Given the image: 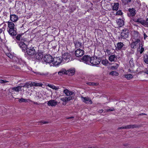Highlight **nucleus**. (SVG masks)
I'll use <instances>...</instances> for the list:
<instances>
[{
    "instance_id": "obj_63",
    "label": "nucleus",
    "mask_w": 148,
    "mask_h": 148,
    "mask_svg": "<svg viewBox=\"0 0 148 148\" xmlns=\"http://www.w3.org/2000/svg\"><path fill=\"white\" fill-rule=\"evenodd\" d=\"M145 73L148 74V71H147V72H145Z\"/></svg>"
},
{
    "instance_id": "obj_41",
    "label": "nucleus",
    "mask_w": 148,
    "mask_h": 148,
    "mask_svg": "<svg viewBox=\"0 0 148 148\" xmlns=\"http://www.w3.org/2000/svg\"><path fill=\"white\" fill-rule=\"evenodd\" d=\"M144 26L145 27H148V18L146 21L145 20Z\"/></svg>"
},
{
    "instance_id": "obj_36",
    "label": "nucleus",
    "mask_w": 148,
    "mask_h": 148,
    "mask_svg": "<svg viewBox=\"0 0 148 148\" xmlns=\"http://www.w3.org/2000/svg\"><path fill=\"white\" fill-rule=\"evenodd\" d=\"M122 2L124 5H126L130 2L132 0H121Z\"/></svg>"
},
{
    "instance_id": "obj_38",
    "label": "nucleus",
    "mask_w": 148,
    "mask_h": 148,
    "mask_svg": "<svg viewBox=\"0 0 148 148\" xmlns=\"http://www.w3.org/2000/svg\"><path fill=\"white\" fill-rule=\"evenodd\" d=\"M110 75L114 76H117L118 75V73L115 71H113L110 73Z\"/></svg>"
},
{
    "instance_id": "obj_40",
    "label": "nucleus",
    "mask_w": 148,
    "mask_h": 148,
    "mask_svg": "<svg viewBox=\"0 0 148 148\" xmlns=\"http://www.w3.org/2000/svg\"><path fill=\"white\" fill-rule=\"evenodd\" d=\"M87 84L88 85L90 86H96L98 85V84L94 82H88Z\"/></svg>"
},
{
    "instance_id": "obj_57",
    "label": "nucleus",
    "mask_w": 148,
    "mask_h": 148,
    "mask_svg": "<svg viewBox=\"0 0 148 148\" xmlns=\"http://www.w3.org/2000/svg\"><path fill=\"white\" fill-rule=\"evenodd\" d=\"M147 36L145 34H144V38L145 39L147 37Z\"/></svg>"
},
{
    "instance_id": "obj_20",
    "label": "nucleus",
    "mask_w": 148,
    "mask_h": 148,
    "mask_svg": "<svg viewBox=\"0 0 148 148\" xmlns=\"http://www.w3.org/2000/svg\"><path fill=\"white\" fill-rule=\"evenodd\" d=\"M11 89L12 92L15 91L18 92L20 90H21V86H18L17 87L12 88Z\"/></svg>"
},
{
    "instance_id": "obj_4",
    "label": "nucleus",
    "mask_w": 148,
    "mask_h": 148,
    "mask_svg": "<svg viewBox=\"0 0 148 148\" xmlns=\"http://www.w3.org/2000/svg\"><path fill=\"white\" fill-rule=\"evenodd\" d=\"M91 57L88 55H84L81 59L82 61L86 64L90 65Z\"/></svg>"
},
{
    "instance_id": "obj_39",
    "label": "nucleus",
    "mask_w": 148,
    "mask_h": 148,
    "mask_svg": "<svg viewBox=\"0 0 148 148\" xmlns=\"http://www.w3.org/2000/svg\"><path fill=\"white\" fill-rule=\"evenodd\" d=\"M60 100L62 101L63 102H66L69 101V99L67 97H65L61 98V99Z\"/></svg>"
},
{
    "instance_id": "obj_46",
    "label": "nucleus",
    "mask_w": 148,
    "mask_h": 148,
    "mask_svg": "<svg viewBox=\"0 0 148 148\" xmlns=\"http://www.w3.org/2000/svg\"><path fill=\"white\" fill-rule=\"evenodd\" d=\"M123 14L121 10H119L116 12V14L119 15H122Z\"/></svg>"
},
{
    "instance_id": "obj_60",
    "label": "nucleus",
    "mask_w": 148,
    "mask_h": 148,
    "mask_svg": "<svg viewBox=\"0 0 148 148\" xmlns=\"http://www.w3.org/2000/svg\"><path fill=\"white\" fill-rule=\"evenodd\" d=\"M73 118H74V117L72 116V117H68V118H67V119H70Z\"/></svg>"
},
{
    "instance_id": "obj_32",
    "label": "nucleus",
    "mask_w": 148,
    "mask_h": 148,
    "mask_svg": "<svg viewBox=\"0 0 148 148\" xmlns=\"http://www.w3.org/2000/svg\"><path fill=\"white\" fill-rule=\"evenodd\" d=\"M66 71H66L65 69H62L58 72V74L60 75H62L63 74H66Z\"/></svg>"
},
{
    "instance_id": "obj_61",
    "label": "nucleus",
    "mask_w": 148,
    "mask_h": 148,
    "mask_svg": "<svg viewBox=\"0 0 148 148\" xmlns=\"http://www.w3.org/2000/svg\"><path fill=\"white\" fill-rule=\"evenodd\" d=\"M68 98L69 99V101L72 99V97H69Z\"/></svg>"
},
{
    "instance_id": "obj_27",
    "label": "nucleus",
    "mask_w": 148,
    "mask_h": 148,
    "mask_svg": "<svg viewBox=\"0 0 148 148\" xmlns=\"http://www.w3.org/2000/svg\"><path fill=\"white\" fill-rule=\"evenodd\" d=\"M117 47L116 49L119 50H120L121 49L124 45L123 43L121 42H119L117 44Z\"/></svg>"
},
{
    "instance_id": "obj_8",
    "label": "nucleus",
    "mask_w": 148,
    "mask_h": 148,
    "mask_svg": "<svg viewBox=\"0 0 148 148\" xmlns=\"http://www.w3.org/2000/svg\"><path fill=\"white\" fill-rule=\"evenodd\" d=\"M71 55L68 53H66L64 54L62 56V60H65V62H68L70 61L71 58Z\"/></svg>"
},
{
    "instance_id": "obj_43",
    "label": "nucleus",
    "mask_w": 148,
    "mask_h": 148,
    "mask_svg": "<svg viewBox=\"0 0 148 148\" xmlns=\"http://www.w3.org/2000/svg\"><path fill=\"white\" fill-rule=\"evenodd\" d=\"M9 82L8 81L5 80H3L2 79H0V83L1 84H5V83L6 82Z\"/></svg>"
},
{
    "instance_id": "obj_35",
    "label": "nucleus",
    "mask_w": 148,
    "mask_h": 148,
    "mask_svg": "<svg viewBox=\"0 0 148 148\" xmlns=\"http://www.w3.org/2000/svg\"><path fill=\"white\" fill-rule=\"evenodd\" d=\"M144 61L146 64H148V55L145 54L144 57Z\"/></svg>"
},
{
    "instance_id": "obj_23",
    "label": "nucleus",
    "mask_w": 148,
    "mask_h": 148,
    "mask_svg": "<svg viewBox=\"0 0 148 148\" xmlns=\"http://www.w3.org/2000/svg\"><path fill=\"white\" fill-rule=\"evenodd\" d=\"M9 33L10 35L12 36H14L16 35V32L14 28L10 29L9 30Z\"/></svg>"
},
{
    "instance_id": "obj_42",
    "label": "nucleus",
    "mask_w": 148,
    "mask_h": 148,
    "mask_svg": "<svg viewBox=\"0 0 148 148\" xmlns=\"http://www.w3.org/2000/svg\"><path fill=\"white\" fill-rule=\"evenodd\" d=\"M31 82L30 83L29 82H27L25 83L26 87L27 88H29V86L32 87V86H31Z\"/></svg>"
},
{
    "instance_id": "obj_17",
    "label": "nucleus",
    "mask_w": 148,
    "mask_h": 148,
    "mask_svg": "<svg viewBox=\"0 0 148 148\" xmlns=\"http://www.w3.org/2000/svg\"><path fill=\"white\" fill-rule=\"evenodd\" d=\"M140 37V34L137 32H135L133 34V39H134L135 40H139V38Z\"/></svg>"
},
{
    "instance_id": "obj_33",
    "label": "nucleus",
    "mask_w": 148,
    "mask_h": 148,
    "mask_svg": "<svg viewBox=\"0 0 148 148\" xmlns=\"http://www.w3.org/2000/svg\"><path fill=\"white\" fill-rule=\"evenodd\" d=\"M47 86L55 90H57L59 88L58 87L56 86L53 85H51L49 84H47Z\"/></svg>"
},
{
    "instance_id": "obj_18",
    "label": "nucleus",
    "mask_w": 148,
    "mask_h": 148,
    "mask_svg": "<svg viewBox=\"0 0 148 148\" xmlns=\"http://www.w3.org/2000/svg\"><path fill=\"white\" fill-rule=\"evenodd\" d=\"M117 56L115 54H112L109 57L108 60L111 62H116L117 60Z\"/></svg>"
},
{
    "instance_id": "obj_29",
    "label": "nucleus",
    "mask_w": 148,
    "mask_h": 148,
    "mask_svg": "<svg viewBox=\"0 0 148 148\" xmlns=\"http://www.w3.org/2000/svg\"><path fill=\"white\" fill-rule=\"evenodd\" d=\"M144 50V48L143 47L142 44H140L139 48L138 49V51L140 53V54H142Z\"/></svg>"
},
{
    "instance_id": "obj_64",
    "label": "nucleus",
    "mask_w": 148,
    "mask_h": 148,
    "mask_svg": "<svg viewBox=\"0 0 148 148\" xmlns=\"http://www.w3.org/2000/svg\"><path fill=\"white\" fill-rule=\"evenodd\" d=\"M15 68L16 69H18V67H15Z\"/></svg>"
},
{
    "instance_id": "obj_37",
    "label": "nucleus",
    "mask_w": 148,
    "mask_h": 148,
    "mask_svg": "<svg viewBox=\"0 0 148 148\" xmlns=\"http://www.w3.org/2000/svg\"><path fill=\"white\" fill-rule=\"evenodd\" d=\"M101 63L105 65H107L108 63V61L106 59L102 60L101 61Z\"/></svg>"
},
{
    "instance_id": "obj_31",
    "label": "nucleus",
    "mask_w": 148,
    "mask_h": 148,
    "mask_svg": "<svg viewBox=\"0 0 148 148\" xmlns=\"http://www.w3.org/2000/svg\"><path fill=\"white\" fill-rule=\"evenodd\" d=\"M123 76L127 80H130L133 77V76L131 74H125Z\"/></svg>"
},
{
    "instance_id": "obj_6",
    "label": "nucleus",
    "mask_w": 148,
    "mask_h": 148,
    "mask_svg": "<svg viewBox=\"0 0 148 148\" xmlns=\"http://www.w3.org/2000/svg\"><path fill=\"white\" fill-rule=\"evenodd\" d=\"M129 35V31L128 29H125L122 30L121 34V38L124 39L127 38Z\"/></svg>"
},
{
    "instance_id": "obj_51",
    "label": "nucleus",
    "mask_w": 148,
    "mask_h": 148,
    "mask_svg": "<svg viewBox=\"0 0 148 148\" xmlns=\"http://www.w3.org/2000/svg\"><path fill=\"white\" fill-rule=\"evenodd\" d=\"M147 115L146 114H145V113H142L139 114L138 116H141V115Z\"/></svg>"
},
{
    "instance_id": "obj_3",
    "label": "nucleus",
    "mask_w": 148,
    "mask_h": 148,
    "mask_svg": "<svg viewBox=\"0 0 148 148\" xmlns=\"http://www.w3.org/2000/svg\"><path fill=\"white\" fill-rule=\"evenodd\" d=\"M90 61V65L92 64V65H96L99 64L101 62L100 59L94 57H92Z\"/></svg>"
},
{
    "instance_id": "obj_5",
    "label": "nucleus",
    "mask_w": 148,
    "mask_h": 148,
    "mask_svg": "<svg viewBox=\"0 0 148 148\" xmlns=\"http://www.w3.org/2000/svg\"><path fill=\"white\" fill-rule=\"evenodd\" d=\"M133 21L137 23V24H140L144 26L145 20L142 18L134 17L132 19Z\"/></svg>"
},
{
    "instance_id": "obj_50",
    "label": "nucleus",
    "mask_w": 148,
    "mask_h": 148,
    "mask_svg": "<svg viewBox=\"0 0 148 148\" xmlns=\"http://www.w3.org/2000/svg\"><path fill=\"white\" fill-rule=\"evenodd\" d=\"M8 56L10 58H11L12 57V55L11 54H8Z\"/></svg>"
},
{
    "instance_id": "obj_55",
    "label": "nucleus",
    "mask_w": 148,
    "mask_h": 148,
    "mask_svg": "<svg viewBox=\"0 0 148 148\" xmlns=\"http://www.w3.org/2000/svg\"><path fill=\"white\" fill-rule=\"evenodd\" d=\"M36 74L37 75H40V74H41V72H37L36 73Z\"/></svg>"
},
{
    "instance_id": "obj_13",
    "label": "nucleus",
    "mask_w": 148,
    "mask_h": 148,
    "mask_svg": "<svg viewBox=\"0 0 148 148\" xmlns=\"http://www.w3.org/2000/svg\"><path fill=\"white\" fill-rule=\"evenodd\" d=\"M43 57V54L41 53H39L35 54L34 59L37 61H40L42 60Z\"/></svg>"
},
{
    "instance_id": "obj_21",
    "label": "nucleus",
    "mask_w": 148,
    "mask_h": 148,
    "mask_svg": "<svg viewBox=\"0 0 148 148\" xmlns=\"http://www.w3.org/2000/svg\"><path fill=\"white\" fill-rule=\"evenodd\" d=\"M63 92L67 96L71 95L74 94V92L70 91L67 89L64 90Z\"/></svg>"
},
{
    "instance_id": "obj_54",
    "label": "nucleus",
    "mask_w": 148,
    "mask_h": 148,
    "mask_svg": "<svg viewBox=\"0 0 148 148\" xmlns=\"http://www.w3.org/2000/svg\"><path fill=\"white\" fill-rule=\"evenodd\" d=\"M106 51L108 53H110V50L108 49L106 50Z\"/></svg>"
},
{
    "instance_id": "obj_16",
    "label": "nucleus",
    "mask_w": 148,
    "mask_h": 148,
    "mask_svg": "<svg viewBox=\"0 0 148 148\" xmlns=\"http://www.w3.org/2000/svg\"><path fill=\"white\" fill-rule=\"evenodd\" d=\"M133 42L131 44V47L132 48H135L136 47V46L138 43L140 42V40H133Z\"/></svg>"
},
{
    "instance_id": "obj_12",
    "label": "nucleus",
    "mask_w": 148,
    "mask_h": 148,
    "mask_svg": "<svg viewBox=\"0 0 148 148\" xmlns=\"http://www.w3.org/2000/svg\"><path fill=\"white\" fill-rule=\"evenodd\" d=\"M136 14V10L134 8H130L128 9L127 13L128 16L130 17L134 16Z\"/></svg>"
},
{
    "instance_id": "obj_59",
    "label": "nucleus",
    "mask_w": 148,
    "mask_h": 148,
    "mask_svg": "<svg viewBox=\"0 0 148 148\" xmlns=\"http://www.w3.org/2000/svg\"><path fill=\"white\" fill-rule=\"evenodd\" d=\"M3 31V29H0V34Z\"/></svg>"
},
{
    "instance_id": "obj_56",
    "label": "nucleus",
    "mask_w": 148,
    "mask_h": 148,
    "mask_svg": "<svg viewBox=\"0 0 148 148\" xmlns=\"http://www.w3.org/2000/svg\"><path fill=\"white\" fill-rule=\"evenodd\" d=\"M40 123H42L43 124H46L47 123V122H42V121H41L40 122Z\"/></svg>"
},
{
    "instance_id": "obj_48",
    "label": "nucleus",
    "mask_w": 148,
    "mask_h": 148,
    "mask_svg": "<svg viewBox=\"0 0 148 148\" xmlns=\"http://www.w3.org/2000/svg\"><path fill=\"white\" fill-rule=\"evenodd\" d=\"M128 71L129 72L131 73H134L135 72L133 70H131L130 69H129L128 70Z\"/></svg>"
},
{
    "instance_id": "obj_62",
    "label": "nucleus",
    "mask_w": 148,
    "mask_h": 148,
    "mask_svg": "<svg viewBox=\"0 0 148 148\" xmlns=\"http://www.w3.org/2000/svg\"><path fill=\"white\" fill-rule=\"evenodd\" d=\"M140 57V56H137V59H138Z\"/></svg>"
},
{
    "instance_id": "obj_1",
    "label": "nucleus",
    "mask_w": 148,
    "mask_h": 148,
    "mask_svg": "<svg viewBox=\"0 0 148 148\" xmlns=\"http://www.w3.org/2000/svg\"><path fill=\"white\" fill-rule=\"evenodd\" d=\"M16 38L19 47L22 49L23 51L25 52L27 48V45L24 43L25 38H22V35L20 34H18Z\"/></svg>"
},
{
    "instance_id": "obj_22",
    "label": "nucleus",
    "mask_w": 148,
    "mask_h": 148,
    "mask_svg": "<svg viewBox=\"0 0 148 148\" xmlns=\"http://www.w3.org/2000/svg\"><path fill=\"white\" fill-rule=\"evenodd\" d=\"M124 129H128L131 128H134L137 127L136 125H129L124 126Z\"/></svg>"
},
{
    "instance_id": "obj_24",
    "label": "nucleus",
    "mask_w": 148,
    "mask_h": 148,
    "mask_svg": "<svg viewBox=\"0 0 148 148\" xmlns=\"http://www.w3.org/2000/svg\"><path fill=\"white\" fill-rule=\"evenodd\" d=\"M117 23L120 27H121L124 25V22L123 20L119 19L116 21Z\"/></svg>"
},
{
    "instance_id": "obj_19",
    "label": "nucleus",
    "mask_w": 148,
    "mask_h": 148,
    "mask_svg": "<svg viewBox=\"0 0 148 148\" xmlns=\"http://www.w3.org/2000/svg\"><path fill=\"white\" fill-rule=\"evenodd\" d=\"M75 71L74 69H69L67 71L66 75L70 76L74 74Z\"/></svg>"
},
{
    "instance_id": "obj_45",
    "label": "nucleus",
    "mask_w": 148,
    "mask_h": 148,
    "mask_svg": "<svg viewBox=\"0 0 148 148\" xmlns=\"http://www.w3.org/2000/svg\"><path fill=\"white\" fill-rule=\"evenodd\" d=\"M136 3H137L138 5V7H140L141 6L140 2L139 0H136Z\"/></svg>"
},
{
    "instance_id": "obj_25",
    "label": "nucleus",
    "mask_w": 148,
    "mask_h": 148,
    "mask_svg": "<svg viewBox=\"0 0 148 148\" xmlns=\"http://www.w3.org/2000/svg\"><path fill=\"white\" fill-rule=\"evenodd\" d=\"M119 6L118 3H114L112 6V9L113 10L117 11L118 10Z\"/></svg>"
},
{
    "instance_id": "obj_58",
    "label": "nucleus",
    "mask_w": 148,
    "mask_h": 148,
    "mask_svg": "<svg viewBox=\"0 0 148 148\" xmlns=\"http://www.w3.org/2000/svg\"><path fill=\"white\" fill-rule=\"evenodd\" d=\"M21 86V88H22V87H23V88L26 87L25 83L24 84V85H23V86Z\"/></svg>"
},
{
    "instance_id": "obj_10",
    "label": "nucleus",
    "mask_w": 148,
    "mask_h": 148,
    "mask_svg": "<svg viewBox=\"0 0 148 148\" xmlns=\"http://www.w3.org/2000/svg\"><path fill=\"white\" fill-rule=\"evenodd\" d=\"M47 104L49 106L55 107L57 105L58 102L55 100L51 99L47 101Z\"/></svg>"
},
{
    "instance_id": "obj_34",
    "label": "nucleus",
    "mask_w": 148,
    "mask_h": 148,
    "mask_svg": "<svg viewBox=\"0 0 148 148\" xmlns=\"http://www.w3.org/2000/svg\"><path fill=\"white\" fill-rule=\"evenodd\" d=\"M75 46L76 48H81L82 46V44L79 41H77L75 43Z\"/></svg>"
},
{
    "instance_id": "obj_7",
    "label": "nucleus",
    "mask_w": 148,
    "mask_h": 148,
    "mask_svg": "<svg viewBox=\"0 0 148 148\" xmlns=\"http://www.w3.org/2000/svg\"><path fill=\"white\" fill-rule=\"evenodd\" d=\"M43 60L47 63H51L53 61V58L52 57L49 55H47L45 56Z\"/></svg>"
},
{
    "instance_id": "obj_15",
    "label": "nucleus",
    "mask_w": 148,
    "mask_h": 148,
    "mask_svg": "<svg viewBox=\"0 0 148 148\" xmlns=\"http://www.w3.org/2000/svg\"><path fill=\"white\" fill-rule=\"evenodd\" d=\"M10 20L12 22H15L18 19V16L15 14H10Z\"/></svg>"
},
{
    "instance_id": "obj_47",
    "label": "nucleus",
    "mask_w": 148,
    "mask_h": 148,
    "mask_svg": "<svg viewBox=\"0 0 148 148\" xmlns=\"http://www.w3.org/2000/svg\"><path fill=\"white\" fill-rule=\"evenodd\" d=\"M48 73H44L41 72V74H40V75L46 76L48 75Z\"/></svg>"
},
{
    "instance_id": "obj_11",
    "label": "nucleus",
    "mask_w": 148,
    "mask_h": 148,
    "mask_svg": "<svg viewBox=\"0 0 148 148\" xmlns=\"http://www.w3.org/2000/svg\"><path fill=\"white\" fill-rule=\"evenodd\" d=\"M75 55L77 57H80L82 56L84 54L83 50L80 49H77L75 52Z\"/></svg>"
},
{
    "instance_id": "obj_53",
    "label": "nucleus",
    "mask_w": 148,
    "mask_h": 148,
    "mask_svg": "<svg viewBox=\"0 0 148 148\" xmlns=\"http://www.w3.org/2000/svg\"><path fill=\"white\" fill-rule=\"evenodd\" d=\"M103 110L101 109V110H99V113H101L102 112H103Z\"/></svg>"
},
{
    "instance_id": "obj_26",
    "label": "nucleus",
    "mask_w": 148,
    "mask_h": 148,
    "mask_svg": "<svg viewBox=\"0 0 148 148\" xmlns=\"http://www.w3.org/2000/svg\"><path fill=\"white\" fill-rule=\"evenodd\" d=\"M17 99H19L18 101L20 103L26 102H29V101H31V100L29 99H27L23 98H22L21 99H18V98H17Z\"/></svg>"
},
{
    "instance_id": "obj_30",
    "label": "nucleus",
    "mask_w": 148,
    "mask_h": 148,
    "mask_svg": "<svg viewBox=\"0 0 148 148\" xmlns=\"http://www.w3.org/2000/svg\"><path fill=\"white\" fill-rule=\"evenodd\" d=\"M31 84L32 86H42V84L34 82H31Z\"/></svg>"
},
{
    "instance_id": "obj_2",
    "label": "nucleus",
    "mask_w": 148,
    "mask_h": 148,
    "mask_svg": "<svg viewBox=\"0 0 148 148\" xmlns=\"http://www.w3.org/2000/svg\"><path fill=\"white\" fill-rule=\"evenodd\" d=\"M26 51L27 54L29 56H32L36 54V51L34 47H31L27 49L25 52Z\"/></svg>"
},
{
    "instance_id": "obj_28",
    "label": "nucleus",
    "mask_w": 148,
    "mask_h": 148,
    "mask_svg": "<svg viewBox=\"0 0 148 148\" xmlns=\"http://www.w3.org/2000/svg\"><path fill=\"white\" fill-rule=\"evenodd\" d=\"M8 27L9 29L14 28V24L12 22L8 21Z\"/></svg>"
},
{
    "instance_id": "obj_49",
    "label": "nucleus",
    "mask_w": 148,
    "mask_h": 148,
    "mask_svg": "<svg viewBox=\"0 0 148 148\" xmlns=\"http://www.w3.org/2000/svg\"><path fill=\"white\" fill-rule=\"evenodd\" d=\"M30 102H32L34 104H36V105H40V103H39L38 104V103L37 102H35V101H32V100H31V101H29Z\"/></svg>"
},
{
    "instance_id": "obj_44",
    "label": "nucleus",
    "mask_w": 148,
    "mask_h": 148,
    "mask_svg": "<svg viewBox=\"0 0 148 148\" xmlns=\"http://www.w3.org/2000/svg\"><path fill=\"white\" fill-rule=\"evenodd\" d=\"M114 110L115 109H114V108H111L106 110V112H108L112 111Z\"/></svg>"
},
{
    "instance_id": "obj_52",
    "label": "nucleus",
    "mask_w": 148,
    "mask_h": 148,
    "mask_svg": "<svg viewBox=\"0 0 148 148\" xmlns=\"http://www.w3.org/2000/svg\"><path fill=\"white\" fill-rule=\"evenodd\" d=\"M122 129H124V127L123 126L122 127H119V128H118V130H120Z\"/></svg>"
},
{
    "instance_id": "obj_14",
    "label": "nucleus",
    "mask_w": 148,
    "mask_h": 148,
    "mask_svg": "<svg viewBox=\"0 0 148 148\" xmlns=\"http://www.w3.org/2000/svg\"><path fill=\"white\" fill-rule=\"evenodd\" d=\"M81 98L82 101L85 103H89L90 104L92 103V101L88 97H84L82 96L81 97Z\"/></svg>"
},
{
    "instance_id": "obj_9",
    "label": "nucleus",
    "mask_w": 148,
    "mask_h": 148,
    "mask_svg": "<svg viewBox=\"0 0 148 148\" xmlns=\"http://www.w3.org/2000/svg\"><path fill=\"white\" fill-rule=\"evenodd\" d=\"M62 60V57H56L53 58V64L55 66H57L61 64Z\"/></svg>"
}]
</instances>
